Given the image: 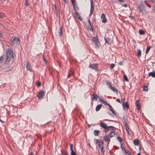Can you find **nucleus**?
Listing matches in <instances>:
<instances>
[{
  "label": "nucleus",
  "instance_id": "obj_58",
  "mask_svg": "<svg viewBox=\"0 0 155 155\" xmlns=\"http://www.w3.org/2000/svg\"><path fill=\"white\" fill-rule=\"evenodd\" d=\"M116 101L119 103H120V100L119 99H117L116 100Z\"/></svg>",
  "mask_w": 155,
  "mask_h": 155
},
{
  "label": "nucleus",
  "instance_id": "obj_47",
  "mask_svg": "<svg viewBox=\"0 0 155 155\" xmlns=\"http://www.w3.org/2000/svg\"><path fill=\"white\" fill-rule=\"evenodd\" d=\"M25 5L26 6H28L29 5V4L28 3L27 0H25Z\"/></svg>",
  "mask_w": 155,
  "mask_h": 155
},
{
  "label": "nucleus",
  "instance_id": "obj_12",
  "mask_svg": "<svg viewBox=\"0 0 155 155\" xmlns=\"http://www.w3.org/2000/svg\"><path fill=\"white\" fill-rule=\"evenodd\" d=\"M107 105H108L109 106V109L110 111H111L112 113L114 114V115L115 116L117 115V114L113 110V108L112 106L109 104H107Z\"/></svg>",
  "mask_w": 155,
  "mask_h": 155
},
{
  "label": "nucleus",
  "instance_id": "obj_51",
  "mask_svg": "<svg viewBox=\"0 0 155 155\" xmlns=\"http://www.w3.org/2000/svg\"><path fill=\"white\" fill-rule=\"evenodd\" d=\"M118 64L119 65H121L123 64V62H122L121 61H120L118 62Z\"/></svg>",
  "mask_w": 155,
  "mask_h": 155
},
{
  "label": "nucleus",
  "instance_id": "obj_24",
  "mask_svg": "<svg viewBox=\"0 0 155 155\" xmlns=\"http://www.w3.org/2000/svg\"><path fill=\"white\" fill-rule=\"evenodd\" d=\"M74 14L76 17L77 18L79 19L80 20H81V19L79 15V14L78 12H74Z\"/></svg>",
  "mask_w": 155,
  "mask_h": 155
},
{
  "label": "nucleus",
  "instance_id": "obj_52",
  "mask_svg": "<svg viewBox=\"0 0 155 155\" xmlns=\"http://www.w3.org/2000/svg\"><path fill=\"white\" fill-rule=\"evenodd\" d=\"M104 40H105V42L106 43H107L108 44H109V42L107 41V39L105 38H104Z\"/></svg>",
  "mask_w": 155,
  "mask_h": 155
},
{
  "label": "nucleus",
  "instance_id": "obj_35",
  "mask_svg": "<svg viewBox=\"0 0 155 155\" xmlns=\"http://www.w3.org/2000/svg\"><path fill=\"white\" fill-rule=\"evenodd\" d=\"M151 47V46H150L147 47V49L146 51V54H147L148 53Z\"/></svg>",
  "mask_w": 155,
  "mask_h": 155
},
{
  "label": "nucleus",
  "instance_id": "obj_54",
  "mask_svg": "<svg viewBox=\"0 0 155 155\" xmlns=\"http://www.w3.org/2000/svg\"><path fill=\"white\" fill-rule=\"evenodd\" d=\"M94 12V11H90V14H89V15L90 16H91V15H92V14H93V13Z\"/></svg>",
  "mask_w": 155,
  "mask_h": 155
},
{
  "label": "nucleus",
  "instance_id": "obj_11",
  "mask_svg": "<svg viewBox=\"0 0 155 155\" xmlns=\"http://www.w3.org/2000/svg\"><path fill=\"white\" fill-rule=\"evenodd\" d=\"M135 105L138 110H139L141 108L140 102L139 100H137L136 101L135 103Z\"/></svg>",
  "mask_w": 155,
  "mask_h": 155
},
{
  "label": "nucleus",
  "instance_id": "obj_16",
  "mask_svg": "<svg viewBox=\"0 0 155 155\" xmlns=\"http://www.w3.org/2000/svg\"><path fill=\"white\" fill-rule=\"evenodd\" d=\"M121 101H123V103L122 104L123 107H125L127 109H128L129 108V106L128 105L127 102H126V103H124V102L123 99H121Z\"/></svg>",
  "mask_w": 155,
  "mask_h": 155
},
{
  "label": "nucleus",
  "instance_id": "obj_64",
  "mask_svg": "<svg viewBox=\"0 0 155 155\" xmlns=\"http://www.w3.org/2000/svg\"><path fill=\"white\" fill-rule=\"evenodd\" d=\"M30 155H35L34 153H33L32 152H31Z\"/></svg>",
  "mask_w": 155,
  "mask_h": 155
},
{
  "label": "nucleus",
  "instance_id": "obj_50",
  "mask_svg": "<svg viewBox=\"0 0 155 155\" xmlns=\"http://www.w3.org/2000/svg\"><path fill=\"white\" fill-rule=\"evenodd\" d=\"M37 86L39 87L41 85V83L40 82H38L37 84Z\"/></svg>",
  "mask_w": 155,
  "mask_h": 155
},
{
  "label": "nucleus",
  "instance_id": "obj_36",
  "mask_svg": "<svg viewBox=\"0 0 155 155\" xmlns=\"http://www.w3.org/2000/svg\"><path fill=\"white\" fill-rule=\"evenodd\" d=\"M100 148L101 150V153H102L103 155H104V146H102Z\"/></svg>",
  "mask_w": 155,
  "mask_h": 155
},
{
  "label": "nucleus",
  "instance_id": "obj_28",
  "mask_svg": "<svg viewBox=\"0 0 155 155\" xmlns=\"http://www.w3.org/2000/svg\"><path fill=\"white\" fill-rule=\"evenodd\" d=\"M62 155H68L67 152L64 150H62L61 151Z\"/></svg>",
  "mask_w": 155,
  "mask_h": 155
},
{
  "label": "nucleus",
  "instance_id": "obj_55",
  "mask_svg": "<svg viewBox=\"0 0 155 155\" xmlns=\"http://www.w3.org/2000/svg\"><path fill=\"white\" fill-rule=\"evenodd\" d=\"M93 2L92 0H91V5H93Z\"/></svg>",
  "mask_w": 155,
  "mask_h": 155
},
{
  "label": "nucleus",
  "instance_id": "obj_49",
  "mask_svg": "<svg viewBox=\"0 0 155 155\" xmlns=\"http://www.w3.org/2000/svg\"><path fill=\"white\" fill-rule=\"evenodd\" d=\"M98 140L96 139H95L94 140V142L95 143V144H96L97 143H98Z\"/></svg>",
  "mask_w": 155,
  "mask_h": 155
},
{
  "label": "nucleus",
  "instance_id": "obj_43",
  "mask_svg": "<svg viewBox=\"0 0 155 155\" xmlns=\"http://www.w3.org/2000/svg\"><path fill=\"white\" fill-rule=\"evenodd\" d=\"M2 37H3V35L2 33L0 31V41H1V39Z\"/></svg>",
  "mask_w": 155,
  "mask_h": 155
},
{
  "label": "nucleus",
  "instance_id": "obj_27",
  "mask_svg": "<svg viewBox=\"0 0 155 155\" xmlns=\"http://www.w3.org/2000/svg\"><path fill=\"white\" fill-rule=\"evenodd\" d=\"M92 41L94 42H96V41H97L98 40V36L96 35V36L94 37L93 38H92Z\"/></svg>",
  "mask_w": 155,
  "mask_h": 155
},
{
  "label": "nucleus",
  "instance_id": "obj_1",
  "mask_svg": "<svg viewBox=\"0 0 155 155\" xmlns=\"http://www.w3.org/2000/svg\"><path fill=\"white\" fill-rule=\"evenodd\" d=\"M146 2V1H145L144 2L142 1L139 4L138 8L140 12L144 13L145 12H148L149 11V9H148L147 7L148 6L150 8L151 6L147 3Z\"/></svg>",
  "mask_w": 155,
  "mask_h": 155
},
{
  "label": "nucleus",
  "instance_id": "obj_2",
  "mask_svg": "<svg viewBox=\"0 0 155 155\" xmlns=\"http://www.w3.org/2000/svg\"><path fill=\"white\" fill-rule=\"evenodd\" d=\"M100 126L103 128L104 131L106 133L110 130H113L115 128L113 126H107L105 123L103 122L100 123Z\"/></svg>",
  "mask_w": 155,
  "mask_h": 155
},
{
  "label": "nucleus",
  "instance_id": "obj_56",
  "mask_svg": "<svg viewBox=\"0 0 155 155\" xmlns=\"http://www.w3.org/2000/svg\"><path fill=\"white\" fill-rule=\"evenodd\" d=\"M101 102H102V103H105V104H106V105H107V104H108L105 101H104L103 100H101Z\"/></svg>",
  "mask_w": 155,
  "mask_h": 155
},
{
  "label": "nucleus",
  "instance_id": "obj_42",
  "mask_svg": "<svg viewBox=\"0 0 155 155\" xmlns=\"http://www.w3.org/2000/svg\"><path fill=\"white\" fill-rule=\"evenodd\" d=\"M114 66H115L114 64L112 63L110 64V68L111 69H112L113 68H114Z\"/></svg>",
  "mask_w": 155,
  "mask_h": 155
},
{
  "label": "nucleus",
  "instance_id": "obj_32",
  "mask_svg": "<svg viewBox=\"0 0 155 155\" xmlns=\"http://www.w3.org/2000/svg\"><path fill=\"white\" fill-rule=\"evenodd\" d=\"M59 32L58 34V35L61 36L62 34V28L61 27L59 28Z\"/></svg>",
  "mask_w": 155,
  "mask_h": 155
},
{
  "label": "nucleus",
  "instance_id": "obj_31",
  "mask_svg": "<svg viewBox=\"0 0 155 155\" xmlns=\"http://www.w3.org/2000/svg\"><path fill=\"white\" fill-rule=\"evenodd\" d=\"M139 33L140 35H143L145 34V32L142 29H140L139 31Z\"/></svg>",
  "mask_w": 155,
  "mask_h": 155
},
{
  "label": "nucleus",
  "instance_id": "obj_29",
  "mask_svg": "<svg viewBox=\"0 0 155 155\" xmlns=\"http://www.w3.org/2000/svg\"><path fill=\"white\" fill-rule=\"evenodd\" d=\"M106 82L107 84L109 86L108 88H110V87H112V86L111 85L110 83V81L106 80Z\"/></svg>",
  "mask_w": 155,
  "mask_h": 155
},
{
  "label": "nucleus",
  "instance_id": "obj_10",
  "mask_svg": "<svg viewBox=\"0 0 155 155\" xmlns=\"http://www.w3.org/2000/svg\"><path fill=\"white\" fill-rule=\"evenodd\" d=\"M101 19L103 23H105L107 22V19L104 13H102L101 16Z\"/></svg>",
  "mask_w": 155,
  "mask_h": 155
},
{
  "label": "nucleus",
  "instance_id": "obj_57",
  "mask_svg": "<svg viewBox=\"0 0 155 155\" xmlns=\"http://www.w3.org/2000/svg\"><path fill=\"white\" fill-rule=\"evenodd\" d=\"M88 23L89 24V25H91V21H90V20L89 19H88Z\"/></svg>",
  "mask_w": 155,
  "mask_h": 155
},
{
  "label": "nucleus",
  "instance_id": "obj_40",
  "mask_svg": "<svg viewBox=\"0 0 155 155\" xmlns=\"http://www.w3.org/2000/svg\"><path fill=\"white\" fill-rule=\"evenodd\" d=\"M94 6L93 5H91V11H94Z\"/></svg>",
  "mask_w": 155,
  "mask_h": 155
},
{
  "label": "nucleus",
  "instance_id": "obj_4",
  "mask_svg": "<svg viewBox=\"0 0 155 155\" xmlns=\"http://www.w3.org/2000/svg\"><path fill=\"white\" fill-rule=\"evenodd\" d=\"M44 94L45 92L44 91H41L38 93L37 97L39 99H41L44 96Z\"/></svg>",
  "mask_w": 155,
  "mask_h": 155
},
{
  "label": "nucleus",
  "instance_id": "obj_9",
  "mask_svg": "<svg viewBox=\"0 0 155 155\" xmlns=\"http://www.w3.org/2000/svg\"><path fill=\"white\" fill-rule=\"evenodd\" d=\"M26 69L30 72L32 71V68L31 67V65L29 62H27L26 65Z\"/></svg>",
  "mask_w": 155,
  "mask_h": 155
},
{
  "label": "nucleus",
  "instance_id": "obj_63",
  "mask_svg": "<svg viewBox=\"0 0 155 155\" xmlns=\"http://www.w3.org/2000/svg\"><path fill=\"white\" fill-rule=\"evenodd\" d=\"M124 6H125V7H127V4H125L124 5H123Z\"/></svg>",
  "mask_w": 155,
  "mask_h": 155
},
{
  "label": "nucleus",
  "instance_id": "obj_33",
  "mask_svg": "<svg viewBox=\"0 0 155 155\" xmlns=\"http://www.w3.org/2000/svg\"><path fill=\"white\" fill-rule=\"evenodd\" d=\"M87 28L91 31H93V30L92 28V25H89L87 26Z\"/></svg>",
  "mask_w": 155,
  "mask_h": 155
},
{
  "label": "nucleus",
  "instance_id": "obj_48",
  "mask_svg": "<svg viewBox=\"0 0 155 155\" xmlns=\"http://www.w3.org/2000/svg\"><path fill=\"white\" fill-rule=\"evenodd\" d=\"M71 2L72 3V4L73 5V7L74 6V5H75L76 4L75 3L76 2H75L73 0H71Z\"/></svg>",
  "mask_w": 155,
  "mask_h": 155
},
{
  "label": "nucleus",
  "instance_id": "obj_46",
  "mask_svg": "<svg viewBox=\"0 0 155 155\" xmlns=\"http://www.w3.org/2000/svg\"><path fill=\"white\" fill-rule=\"evenodd\" d=\"M5 16V15L3 13H0V17L1 18H3Z\"/></svg>",
  "mask_w": 155,
  "mask_h": 155
},
{
  "label": "nucleus",
  "instance_id": "obj_30",
  "mask_svg": "<svg viewBox=\"0 0 155 155\" xmlns=\"http://www.w3.org/2000/svg\"><path fill=\"white\" fill-rule=\"evenodd\" d=\"M73 8L75 11L76 12L77 11L79 10V9L78 8V6L76 4L75 5H74V6L73 7Z\"/></svg>",
  "mask_w": 155,
  "mask_h": 155
},
{
  "label": "nucleus",
  "instance_id": "obj_62",
  "mask_svg": "<svg viewBox=\"0 0 155 155\" xmlns=\"http://www.w3.org/2000/svg\"><path fill=\"white\" fill-rule=\"evenodd\" d=\"M54 8H55V9L57 10V7L56 6V5H54Z\"/></svg>",
  "mask_w": 155,
  "mask_h": 155
},
{
  "label": "nucleus",
  "instance_id": "obj_17",
  "mask_svg": "<svg viewBox=\"0 0 155 155\" xmlns=\"http://www.w3.org/2000/svg\"><path fill=\"white\" fill-rule=\"evenodd\" d=\"M133 143L135 146H138L139 144V141L138 139H136L133 140Z\"/></svg>",
  "mask_w": 155,
  "mask_h": 155
},
{
  "label": "nucleus",
  "instance_id": "obj_44",
  "mask_svg": "<svg viewBox=\"0 0 155 155\" xmlns=\"http://www.w3.org/2000/svg\"><path fill=\"white\" fill-rule=\"evenodd\" d=\"M43 59L45 62L46 64L47 61L45 58V56L44 55H43Z\"/></svg>",
  "mask_w": 155,
  "mask_h": 155
},
{
  "label": "nucleus",
  "instance_id": "obj_20",
  "mask_svg": "<svg viewBox=\"0 0 155 155\" xmlns=\"http://www.w3.org/2000/svg\"><path fill=\"white\" fill-rule=\"evenodd\" d=\"M99 133L100 131L98 130H95L93 132L94 135L96 136H98Z\"/></svg>",
  "mask_w": 155,
  "mask_h": 155
},
{
  "label": "nucleus",
  "instance_id": "obj_45",
  "mask_svg": "<svg viewBox=\"0 0 155 155\" xmlns=\"http://www.w3.org/2000/svg\"><path fill=\"white\" fill-rule=\"evenodd\" d=\"M120 147L123 150H125V148L123 146V144L122 143H121Z\"/></svg>",
  "mask_w": 155,
  "mask_h": 155
},
{
  "label": "nucleus",
  "instance_id": "obj_5",
  "mask_svg": "<svg viewBox=\"0 0 155 155\" xmlns=\"http://www.w3.org/2000/svg\"><path fill=\"white\" fill-rule=\"evenodd\" d=\"M20 40L18 38H14L12 41V43L13 45L15 44H18L20 43Z\"/></svg>",
  "mask_w": 155,
  "mask_h": 155
},
{
  "label": "nucleus",
  "instance_id": "obj_6",
  "mask_svg": "<svg viewBox=\"0 0 155 155\" xmlns=\"http://www.w3.org/2000/svg\"><path fill=\"white\" fill-rule=\"evenodd\" d=\"M70 150L71 151V155H77L73 149V145L72 144H70Z\"/></svg>",
  "mask_w": 155,
  "mask_h": 155
},
{
  "label": "nucleus",
  "instance_id": "obj_38",
  "mask_svg": "<svg viewBox=\"0 0 155 155\" xmlns=\"http://www.w3.org/2000/svg\"><path fill=\"white\" fill-rule=\"evenodd\" d=\"M124 79L126 81H129V80L127 78V75L125 74H124Z\"/></svg>",
  "mask_w": 155,
  "mask_h": 155
},
{
  "label": "nucleus",
  "instance_id": "obj_3",
  "mask_svg": "<svg viewBox=\"0 0 155 155\" xmlns=\"http://www.w3.org/2000/svg\"><path fill=\"white\" fill-rule=\"evenodd\" d=\"M89 67L92 69L96 71H98V65L97 64H90Z\"/></svg>",
  "mask_w": 155,
  "mask_h": 155
},
{
  "label": "nucleus",
  "instance_id": "obj_22",
  "mask_svg": "<svg viewBox=\"0 0 155 155\" xmlns=\"http://www.w3.org/2000/svg\"><path fill=\"white\" fill-rule=\"evenodd\" d=\"M102 105V104L98 105L96 107V111H99L101 108Z\"/></svg>",
  "mask_w": 155,
  "mask_h": 155
},
{
  "label": "nucleus",
  "instance_id": "obj_37",
  "mask_svg": "<svg viewBox=\"0 0 155 155\" xmlns=\"http://www.w3.org/2000/svg\"><path fill=\"white\" fill-rule=\"evenodd\" d=\"M143 90L144 91H147L148 90V87L147 86H144L143 87Z\"/></svg>",
  "mask_w": 155,
  "mask_h": 155
},
{
  "label": "nucleus",
  "instance_id": "obj_23",
  "mask_svg": "<svg viewBox=\"0 0 155 155\" xmlns=\"http://www.w3.org/2000/svg\"><path fill=\"white\" fill-rule=\"evenodd\" d=\"M95 46L96 48H99L100 43L99 41H97L95 42Z\"/></svg>",
  "mask_w": 155,
  "mask_h": 155
},
{
  "label": "nucleus",
  "instance_id": "obj_34",
  "mask_svg": "<svg viewBox=\"0 0 155 155\" xmlns=\"http://www.w3.org/2000/svg\"><path fill=\"white\" fill-rule=\"evenodd\" d=\"M12 68V67L10 66H9L8 68H5V71L6 72H8L9 71L11 70Z\"/></svg>",
  "mask_w": 155,
  "mask_h": 155
},
{
  "label": "nucleus",
  "instance_id": "obj_14",
  "mask_svg": "<svg viewBox=\"0 0 155 155\" xmlns=\"http://www.w3.org/2000/svg\"><path fill=\"white\" fill-rule=\"evenodd\" d=\"M115 130L114 129L111 131L110 133L108 134V135H109V137H112L114 136L115 135Z\"/></svg>",
  "mask_w": 155,
  "mask_h": 155
},
{
  "label": "nucleus",
  "instance_id": "obj_41",
  "mask_svg": "<svg viewBox=\"0 0 155 155\" xmlns=\"http://www.w3.org/2000/svg\"><path fill=\"white\" fill-rule=\"evenodd\" d=\"M4 56H1L0 58V61L1 62H2V61L4 60Z\"/></svg>",
  "mask_w": 155,
  "mask_h": 155
},
{
  "label": "nucleus",
  "instance_id": "obj_53",
  "mask_svg": "<svg viewBox=\"0 0 155 155\" xmlns=\"http://www.w3.org/2000/svg\"><path fill=\"white\" fill-rule=\"evenodd\" d=\"M148 2H150L151 3H153V0H147Z\"/></svg>",
  "mask_w": 155,
  "mask_h": 155
},
{
  "label": "nucleus",
  "instance_id": "obj_13",
  "mask_svg": "<svg viewBox=\"0 0 155 155\" xmlns=\"http://www.w3.org/2000/svg\"><path fill=\"white\" fill-rule=\"evenodd\" d=\"M104 142L102 140V139H100L98 142V146L99 148H100L102 146H103Z\"/></svg>",
  "mask_w": 155,
  "mask_h": 155
},
{
  "label": "nucleus",
  "instance_id": "obj_39",
  "mask_svg": "<svg viewBox=\"0 0 155 155\" xmlns=\"http://www.w3.org/2000/svg\"><path fill=\"white\" fill-rule=\"evenodd\" d=\"M117 140L120 143L122 142V139L121 137H118L117 138Z\"/></svg>",
  "mask_w": 155,
  "mask_h": 155
},
{
  "label": "nucleus",
  "instance_id": "obj_7",
  "mask_svg": "<svg viewBox=\"0 0 155 155\" xmlns=\"http://www.w3.org/2000/svg\"><path fill=\"white\" fill-rule=\"evenodd\" d=\"M103 138H104V140L105 142H107L108 144L109 143L110 141V137H109V135H107L105 136H104L103 137Z\"/></svg>",
  "mask_w": 155,
  "mask_h": 155
},
{
  "label": "nucleus",
  "instance_id": "obj_19",
  "mask_svg": "<svg viewBox=\"0 0 155 155\" xmlns=\"http://www.w3.org/2000/svg\"><path fill=\"white\" fill-rule=\"evenodd\" d=\"M141 50L138 49L137 50V56L138 58H140L141 57Z\"/></svg>",
  "mask_w": 155,
  "mask_h": 155
},
{
  "label": "nucleus",
  "instance_id": "obj_15",
  "mask_svg": "<svg viewBox=\"0 0 155 155\" xmlns=\"http://www.w3.org/2000/svg\"><path fill=\"white\" fill-rule=\"evenodd\" d=\"M149 76H151L153 78H155V71H153L152 72L149 73Z\"/></svg>",
  "mask_w": 155,
  "mask_h": 155
},
{
  "label": "nucleus",
  "instance_id": "obj_60",
  "mask_svg": "<svg viewBox=\"0 0 155 155\" xmlns=\"http://www.w3.org/2000/svg\"><path fill=\"white\" fill-rule=\"evenodd\" d=\"M118 1L120 2H124V0H118Z\"/></svg>",
  "mask_w": 155,
  "mask_h": 155
},
{
  "label": "nucleus",
  "instance_id": "obj_59",
  "mask_svg": "<svg viewBox=\"0 0 155 155\" xmlns=\"http://www.w3.org/2000/svg\"><path fill=\"white\" fill-rule=\"evenodd\" d=\"M126 155H131L129 152H128L126 153Z\"/></svg>",
  "mask_w": 155,
  "mask_h": 155
},
{
  "label": "nucleus",
  "instance_id": "obj_21",
  "mask_svg": "<svg viewBox=\"0 0 155 155\" xmlns=\"http://www.w3.org/2000/svg\"><path fill=\"white\" fill-rule=\"evenodd\" d=\"M10 58H11L10 57H9L8 56H6L5 63V64H8L9 63L10 60Z\"/></svg>",
  "mask_w": 155,
  "mask_h": 155
},
{
  "label": "nucleus",
  "instance_id": "obj_61",
  "mask_svg": "<svg viewBox=\"0 0 155 155\" xmlns=\"http://www.w3.org/2000/svg\"><path fill=\"white\" fill-rule=\"evenodd\" d=\"M71 75V74L70 73H69L68 76V78H69L70 77Z\"/></svg>",
  "mask_w": 155,
  "mask_h": 155
},
{
  "label": "nucleus",
  "instance_id": "obj_26",
  "mask_svg": "<svg viewBox=\"0 0 155 155\" xmlns=\"http://www.w3.org/2000/svg\"><path fill=\"white\" fill-rule=\"evenodd\" d=\"M93 101H97V97L98 96L96 94H93Z\"/></svg>",
  "mask_w": 155,
  "mask_h": 155
},
{
  "label": "nucleus",
  "instance_id": "obj_18",
  "mask_svg": "<svg viewBox=\"0 0 155 155\" xmlns=\"http://www.w3.org/2000/svg\"><path fill=\"white\" fill-rule=\"evenodd\" d=\"M109 89L112 91H113L115 92L116 94H118V91L117 89H116L115 87H113L112 86L110 87Z\"/></svg>",
  "mask_w": 155,
  "mask_h": 155
},
{
  "label": "nucleus",
  "instance_id": "obj_8",
  "mask_svg": "<svg viewBox=\"0 0 155 155\" xmlns=\"http://www.w3.org/2000/svg\"><path fill=\"white\" fill-rule=\"evenodd\" d=\"M6 56H8L10 58L11 56H13V52L11 50L8 49L7 51Z\"/></svg>",
  "mask_w": 155,
  "mask_h": 155
},
{
  "label": "nucleus",
  "instance_id": "obj_25",
  "mask_svg": "<svg viewBox=\"0 0 155 155\" xmlns=\"http://www.w3.org/2000/svg\"><path fill=\"white\" fill-rule=\"evenodd\" d=\"M125 126L126 127L127 132L128 133L129 132L128 125L127 121L125 122Z\"/></svg>",
  "mask_w": 155,
  "mask_h": 155
}]
</instances>
